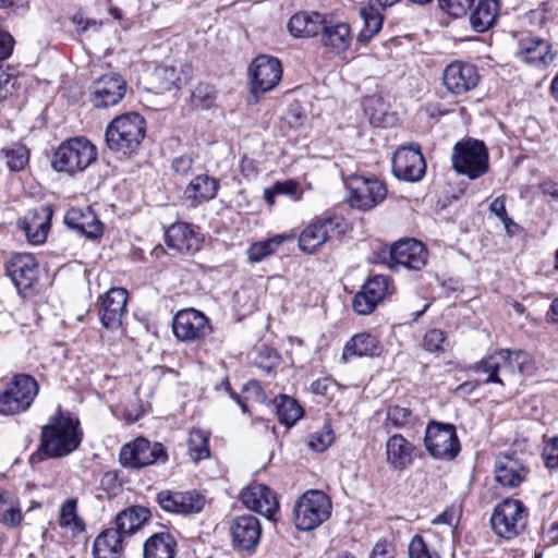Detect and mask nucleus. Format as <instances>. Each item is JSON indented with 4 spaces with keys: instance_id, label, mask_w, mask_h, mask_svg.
I'll list each match as a JSON object with an SVG mask.
<instances>
[{
    "instance_id": "23",
    "label": "nucleus",
    "mask_w": 558,
    "mask_h": 558,
    "mask_svg": "<svg viewBox=\"0 0 558 558\" xmlns=\"http://www.w3.org/2000/svg\"><path fill=\"white\" fill-rule=\"evenodd\" d=\"M128 291L123 288H111L99 302V317L104 327L118 328L126 314Z\"/></svg>"
},
{
    "instance_id": "42",
    "label": "nucleus",
    "mask_w": 558,
    "mask_h": 558,
    "mask_svg": "<svg viewBox=\"0 0 558 558\" xmlns=\"http://www.w3.org/2000/svg\"><path fill=\"white\" fill-rule=\"evenodd\" d=\"M380 8L369 2L368 7L361 9V15L364 21V26L357 35V40L361 43L368 41L376 35L383 26V15Z\"/></svg>"
},
{
    "instance_id": "48",
    "label": "nucleus",
    "mask_w": 558,
    "mask_h": 558,
    "mask_svg": "<svg viewBox=\"0 0 558 558\" xmlns=\"http://www.w3.org/2000/svg\"><path fill=\"white\" fill-rule=\"evenodd\" d=\"M234 399L241 407L242 412L248 413V402L264 403L266 395L258 381L251 380L243 387V397L236 396Z\"/></svg>"
},
{
    "instance_id": "14",
    "label": "nucleus",
    "mask_w": 558,
    "mask_h": 558,
    "mask_svg": "<svg viewBox=\"0 0 558 558\" xmlns=\"http://www.w3.org/2000/svg\"><path fill=\"white\" fill-rule=\"evenodd\" d=\"M156 502L169 513L189 515L201 512L206 504V498L197 490H171L163 489L157 493Z\"/></svg>"
},
{
    "instance_id": "61",
    "label": "nucleus",
    "mask_w": 558,
    "mask_h": 558,
    "mask_svg": "<svg viewBox=\"0 0 558 558\" xmlns=\"http://www.w3.org/2000/svg\"><path fill=\"white\" fill-rule=\"evenodd\" d=\"M369 558H395L392 547L385 541L375 544Z\"/></svg>"
},
{
    "instance_id": "54",
    "label": "nucleus",
    "mask_w": 558,
    "mask_h": 558,
    "mask_svg": "<svg viewBox=\"0 0 558 558\" xmlns=\"http://www.w3.org/2000/svg\"><path fill=\"white\" fill-rule=\"evenodd\" d=\"M474 0H438L439 8L453 17L466 14Z\"/></svg>"
},
{
    "instance_id": "6",
    "label": "nucleus",
    "mask_w": 558,
    "mask_h": 558,
    "mask_svg": "<svg viewBox=\"0 0 558 558\" xmlns=\"http://www.w3.org/2000/svg\"><path fill=\"white\" fill-rule=\"evenodd\" d=\"M451 162L458 174L476 180L488 171V151L483 142L471 138L461 141L452 148Z\"/></svg>"
},
{
    "instance_id": "57",
    "label": "nucleus",
    "mask_w": 558,
    "mask_h": 558,
    "mask_svg": "<svg viewBox=\"0 0 558 558\" xmlns=\"http://www.w3.org/2000/svg\"><path fill=\"white\" fill-rule=\"evenodd\" d=\"M311 388L317 396L329 397L336 388V383L328 377L319 378L312 384Z\"/></svg>"
},
{
    "instance_id": "12",
    "label": "nucleus",
    "mask_w": 558,
    "mask_h": 558,
    "mask_svg": "<svg viewBox=\"0 0 558 558\" xmlns=\"http://www.w3.org/2000/svg\"><path fill=\"white\" fill-rule=\"evenodd\" d=\"M515 47L514 57L526 64L546 68L554 61L550 44L530 32L513 33Z\"/></svg>"
},
{
    "instance_id": "1",
    "label": "nucleus",
    "mask_w": 558,
    "mask_h": 558,
    "mask_svg": "<svg viewBox=\"0 0 558 558\" xmlns=\"http://www.w3.org/2000/svg\"><path fill=\"white\" fill-rule=\"evenodd\" d=\"M532 369L533 363L527 352L507 349L488 352L473 367L474 372L485 375L484 384H498L502 387L520 383Z\"/></svg>"
},
{
    "instance_id": "44",
    "label": "nucleus",
    "mask_w": 558,
    "mask_h": 558,
    "mask_svg": "<svg viewBox=\"0 0 558 558\" xmlns=\"http://www.w3.org/2000/svg\"><path fill=\"white\" fill-rule=\"evenodd\" d=\"M209 433L201 428H193L187 439L189 454L195 462L209 458Z\"/></svg>"
},
{
    "instance_id": "8",
    "label": "nucleus",
    "mask_w": 558,
    "mask_h": 558,
    "mask_svg": "<svg viewBox=\"0 0 558 558\" xmlns=\"http://www.w3.org/2000/svg\"><path fill=\"white\" fill-rule=\"evenodd\" d=\"M424 447L432 458L452 461L461 451L456 426L430 421L425 429Z\"/></svg>"
},
{
    "instance_id": "9",
    "label": "nucleus",
    "mask_w": 558,
    "mask_h": 558,
    "mask_svg": "<svg viewBox=\"0 0 558 558\" xmlns=\"http://www.w3.org/2000/svg\"><path fill=\"white\" fill-rule=\"evenodd\" d=\"M347 226L341 217L328 216L316 218L300 233L299 247L302 252L312 254L328 240L345 232Z\"/></svg>"
},
{
    "instance_id": "60",
    "label": "nucleus",
    "mask_w": 558,
    "mask_h": 558,
    "mask_svg": "<svg viewBox=\"0 0 558 558\" xmlns=\"http://www.w3.org/2000/svg\"><path fill=\"white\" fill-rule=\"evenodd\" d=\"M305 116L299 107H291L283 117L286 123L293 129H298L303 124Z\"/></svg>"
},
{
    "instance_id": "50",
    "label": "nucleus",
    "mask_w": 558,
    "mask_h": 558,
    "mask_svg": "<svg viewBox=\"0 0 558 558\" xmlns=\"http://www.w3.org/2000/svg\"><path fill=\"white\" fill-rule=\"evenodd\" d=\"M409 558H440L439 554L421 535H414L408 546Z\"/></svg>"
},
{
    "instance_id": "45",
    "label": "nucleus",
    "mask_w": 558,
    "mask_h": 558,
    "mask_svg": "<svg viewBox=\"0 0 558 558\" xmlns=\"http://www.w3.org/2000/svg\"><path fill=\"white\" fill-rule=\"evenodd\" d=\"M153 77L159 93L180 88L181 74L174 66L159 65L155 69Z\"/></svg>"
},
{
    "instance_id": "34",
    "label": "nucleus",
    "mask_w": 558,
    "mask_h": 558,
    "mask_svg": "<svg viewBox=\"0 0 558 558\" xmlns=\"http://www.w3.org/2000/svg\"><path fill=\"white\" fill-rule=\"evenodd\" d=\"M123 539L118 530L106 529L94 541V558H119L123 550Z\"/></svg>"
},
{
    "instance_id": "31",
    "label": "nucleus",
    "mask_w": 558,
    "mask_h": 558,
    "mask_svg": "<svg viewBox=\"0 0 558 558\" xmlns=\"http://www.w3.org/2000/svg\"><path fill=\"white\" fill-rule=\"evenodd\" d=\"M51 217L52 211L46 206H40L28 211L20 226L31 243L40 244L46 240L50 229Z\"/></svg>"
},
{
    "instance_id": "37",
    "label": "nucleus",
    "mask_w": 558,
    "mask_h": 558,
    "mask_svg": "<svg viewBox=\"0 0 558 558\" xmlns=\"http://www.w3.org/2000/svg\"><path fill=\"white\" fill-rule=\"evenodd\" d=\"M418 421V416L410 408L390 404L386 408L384 427L387 432H390V428L409 429L413 428Z\"/></svg>"
},
{
    "instance_id": "43",
    "label": "nucleus",
    "mask_w": 558,
    "mask_h": 558,
    "mask_svg": "<svg viewBox=\"0 0 558 558\" xmlns=\"http://www.w3.org/2000/svg\"><path fill=\"white\" fill-rule=\"evenodd\" d=\"M275 402L278 420L287 427H291L302 417L303 409L293 398L283 395Z\"/></svg>"
},
{
    "instance_id": "20",
    "label": "nucleus",
    "mask_w": 558,
    "mask_h": 558,
    "mask_svg": "<svg viewBox=\"0 0 558 558\" xmlns=\"http://www.w3.org/2000/svg\"><path fill=\"white\" fill-rule=\"evenodd\" d=\"M392 172L400 180L420 181L426 172V162L418 148L402 147L392 158Z\"/></svg>"
},
{
    "instance_id": "24",
    "label": "nucleus",
    "mask_w": 558,
    "mask_h": 558,
    "mask_svg": "<svg viewBox=\"0 0 558 558\" xmlns=\"http://www.w3.org/2000/svg\"><path fill=\"white\" fill-rule=\"evenodd\" d=\"M243 505L267 519H274L279 509L278 500L274 492L263 484H253L244 488L241 493Z\"/></svg>"
},
{
    "instance_id": "36",
    "label": "nucleus",
    "mask_w": 558,
    "mask_h": 558,
    "mask_svg": "<svg viewBox=\"0 0 558 558\" xmlns=\"http://www.w3.org/2000/svg\"><path fill=\"white\" fill-rule=\"evenodd\" d=\"M177 542L168 532L151 535L144 543L143 558H174Z\"/></svg>"
},
{
    "instance_id": "26",
    "label": "nucleus",
    "mask_w": 558,
    "mask_h": 558,
    "mask_svg": "<svg viewBox=\"0 0 558 558\" xmlns=\"http://www.w3.org/2000/svg\"><path fill=\"white\" fill-rule=\"evenodd\" d=\"M494 473L500 485L517 487L525 481L527 470L514 453H504L496 458Z\"/></svg>"
},
{
    "instance_id": "17",
    "label": "nucleus",
    "mask_w": 558,
    "mask_h": 558,
    "mask_svg": "<svg viewBox=\"0 0 558 558\" xmlns=\"http://www.w3.org/2000/svg\"><path fill=\"white\" fill-rule=\"evenodd\" d=\"M172 329L179 340L186 342L204 339L211 332L208 318L194 308L178 312L173 317Z\"/></svg>"
},
{
    "instance_id": "7",
    "label": "nucleus",
    "mask_w": 558,
    "mask_h": 558,
    "mask_svg": "<svg viewBox=\"0 0 558 558\" xmlns=\"http://www.w3.org/2000/svg\"><path fill=\"white\" fill-rule=\"evenodd\" d=\"M37 380L28 374H16L0 393V414L17 415L26 412L38 395Z\"/></svg>"
},
{
    "instance_id": "16",
    "label": "nucleus",
    "mask_w": 558,
    "mask_h": 558,
    "mask_svg": "<svg viewBox=\"0 0 558 558\" xmlns=\"http://www.w3.org/2000/svg\"><path fill=\"white\" fill-rule=\"evenodd\" d=\"M119 458L122 465L137 469L158 460H166L167 454L161 444H151L145 438H136L122 447Z\"/></svg>"
},
{
    "instance_id": "47",
    "label": "nucleus",
    "mask_w": 558,
    "mask_h": 558,
    "mask_svg": "<svg viewBox=\"0 0 558 558\" xmlns=\"http://www.w3.org/2000/svg\"><path fill=\"white\" fill-rule=\"evenodd\" d=\"M362 288L366 294L377 305L385 299L388 293H391V282L387 276L376 275L371 277Z\"/></svg>"
},
{
    "instance_id": "11",
    "label": "nucleus",
    "mask_w": 558,
    "mask_h": 558,
    "mask_svg": "<svg viewBox=\"0 0 558 558\" xmlns=\"http://www.w3.org/2000/svg\"><path fill=\"white\" fill-rule=\"evenodd\" d=\"M490 523L500 537L510 539L519 535L526 524L523 504L517 499L504 500L495 508Z\"/></svg>"
},
{
    "instance_id": "64",
    "label": "nucleus",
    "mask_w": 558,
    "mask_h": 558,
    "mask_svg": "<svg viewBox=\"0 0 558 558\" xmlns=\"http://www.w3.org/2000/svg\"><path fill=\"white\" fill-rule=\"evenodd\" d=\"M457 522H458V519L452 509L445 510L444 512L439 513L432 520V523L435 525L446 524L449 526H453L457 524Z\"/></svg>"
},
{
    "instance_id": "40",
    "label": "nucleus",
    "mask_w": 558,
    "mask_h": 558,
    "mask_svg": "<svg viewBox=\"0 0 558 558\" xmlns=\"http://www.w3.org/2000/svg\"><path fill=\"white\" fill-rule=\"evenodd\" d=\"M498 11V3L494 0L480 1L470 16L474 31L483 33L493 26Z\"/></svg>"
},
{
    "instance_id": "25",
    "label": "nucleus",
    "mask_w": 558,
    "mask_h": 558,
    "mask_svg": "<svg viewBox=\"0 0 558 558\" xmlns=\"http://www.w3.org/2000/svg\"><path fill=\"white\" fill-rule=\"evenodd\" d=\"M319 41L332 53L345 52L352 43L351 27L345 22L327 16L319 34Z\"/></svg>"
},
{
    "instance_id": "19",
    "label": "nucleus",
    "mask_w": 558,
    "mask_h": 558,
    "mask_svg": "<svg viewBox=\"0 0 558 558\" xmlns=\"http://www.w3.org/2000/svg\"><path fill=\"white\" fill-rule=\"evenodd\" d=\"M282 68L278 59L259 56L250 66L251 87L254 94L272 89L280 81Z\"/></svg>"
},
{
    "instance_id": "55",
    "label": "nucleus",
    "mask_w": 558,
    "mask_h": 558,
    "mask_svg": "<svg viewBox=\"0 0 558 558\" xmlns=\"http://www.w3.org/2000/svg\"><path fill=\"white\" fill-rule=\"evenodd\" d=\"M376 306L377 304L369 299L363 288H361L352 300V307L359 315H368L376 308Z\"/></svg>"
},
{
    "instance_id": "18",
    "label": "nucleus",
    "mask_w": 558,
    "mask_h": 558,
    "mask_svg": "<svg viewBox=\"0 0 558 558\" xmlns=\"http://www.w3.org/2000/svg\"><path fill=\"white\" fill-rule=\"evenodd\" d=\"M126 93L125 80L117 73L105 74L94 82L89 99L96 108L118 105Z\"/></svg>"
},
{
    "instance_id": "2",
    "label": "nucleus",
    "mask_w": 558,
    "mask_h": 558,
    "mask_svg": "<svg viewBox=\"0 0 558 558\" xmlns=\"http://www.w3.org/2000/svg\"><path fill=\"white\" fill-rule=\"evenodd\" d=\"M83 436L78 417L59 405L41 427L39 448L49 458L66 457L80 447Z\"/></svg>"
},
{
    "instance_id": "5",
    "label": "nucleus",
    "mask_w": 558,
    "mask_h": 558,
    "mask_svg": "<svg viewBox=\"0 0 558 558\" xmlns=\"http://www.w3.org/2000/svg\"><path fill=\"white\" fill-rule=\"evenodd\" d=\"M331 510L332 502L327 494L318 489L306 490L295 501L294 525L299 531H313L329 519Z\"/></svg>"
},
{
    "instance_id": "32",
    "label": "nucleus",
    "mask_w": 558,
    "mask_h": 558,
    "mask_svg": "<svg viewBox=\"0 0 558 558\" xmlns=\"http://www.w3.org/2000/svg\"><path fill=\"white\" fill-rule=\"evenodd\" d=\"M218 189L219 183L216 179L207 174H199L185 187L184 196L192 206H197L215 198Z\"/></svg>"
},
{
    "instance_id": "21",
    "label": "nucleus",
    "mask_w": 558,
    "mask_h": 558,
    "mask_svg": "<svg viewBox=\"0 0 558 558\" xmlns=\"http://www.w3.org/2000/svg\"><path fill=\"white\" fill-rule=\"evenodd\" d=\"M230 535L236 550L252 553L259 543L260 522L252 514L239 515L230 524Z\"/></svg>"
},
{
    "instance_id": "51",
    "label": "nucleus",
    "mask_w": 558,
    "mask_h": 558,
    "mask_svg": "<svg viewBox=\"0 0 558 558\" xmlns=\"http://www.w3.org/2000/svg\"><path fill=\"white\" fill-rule=\"evenodd\" d=\"M333 430L329 425H324L310 436L308 446L318 452L325 451L333 442Z\"/></svg>"
},
{
    "instance_id": "59",
    "label": "nucleus",
    "mask_w": 558,
    "mask_h": 558,
    "mask_svg": "<svg viewBox=\"0 0 558 558\" xmlns=\"http://www.w3.org/2000/svg\"><path fill=\"white\" fill-rule=\"evenodd\" d=\"M13 45V37L9 33L0 29V62L11 56Z\"/></svg>"
},
{
    "instance_id": "3",
    "label": "nucleus",
    "mask_w": 558,
    "mask_h": 558,
    "mask_svg": "<svg viewBox=\"0 0 558 558\" xmlns=\"http://www.w3.org/2000/svg\"><path fill=\"white\" fill-rule=\"evenodd\" d=\"M145 134V119L136 112H129L114 118L107 125L105 138L111 151L128 156L138 148Z\"/></svg>"
},
{
    "instance_id": "49",
    "label": "nucleus",
    "mask_w": 558,
    "mask_h": 558,
    "mask_svg": "<svg viewBox=\"0 0 558 558\" xmlns=\"http://www.w3.org/2000/svg\"><path fill=\"white\" fill-rule=\"evenodd\" d=\"M7 159V166L12 171H21L28 162V150L25 146L14 144L9 148L2 149Z\"/></svg>"
},
{
    "instance_id": "35",
    "label": "nucleus",
    "mask_w": 558,
    "mask_h": 558,
    "mask_svg": "<svg viewBox=\"0 0 558 558\" xmlns=\"http://www.w3.org/2000/svg\"><path fill=\"white\" fill-rule=\"evenodd\" d=\"M150 517V511L141 506H132L122 510L116 518V530L122 537L135 533Z\"/></svg>"
},
{
    "instance_id": "52",
    "label": "nucleus",
    "mask_w": 558,
    "mask_h": 558,
    "mask_svg": "<svg viewBox=\"0 0 558 558\" xmlns=\"http://www.w3.org/2000/svg\"><path fill=\"white\" fill-rule=\"evenodd\" d=\"M216 98V92L209 84H198L192 92V104L201 108H209Z\"/></svg>"
},
{
    "instance_id": "10",
    "label": "nucleus",
    "mask_w": 558,
    "mask_h": 558,
    "mask_svg": "<svg viewBox=\"0 0 558 558\" xmlns=\"http://www.w3.org/2000/svg\"><path fill=\"white\" fill-rule=\"evenodd\" d=\"M347 185L351 207L363 211L376 207L387 195L386 185L376 177L354 174L349 177Z\"/></svg>"
},
{
    "instance_id": "46",
    "label": "nucleus",
    "mask_w": 558,
    "mask_h": 558,
    "mask_svg": "<svg viewBox=\"0 0 558 558\" xmlns=\"http://www.w3.org/2000/svg\"><path fill=\"white\" fill-rule=\"evenodd\" d=\"M364 111L369 122L375 126H386L388 123V108L380 97H368L364 101Z\"/></svg>"
},
{
    "instance_id": "39",
    "label": "nucleus",
    "mask_w": 558,
    "mask_h": 558,
    "mask_svg": "<svg viewBox=\"0 0 558 558\" xmlns=\"http://www.w3.org/2000/svg\"><path fill=\"white\" fill-rule=\"evenodd\" d=\"M58 524L73 536L85 532L84 520L77 513V499L69 498L61 505Z\"/></svg>"
},
{
    "instance_id": "29",
    "label": "nucleus",
    "mask_w": 558,
    "mask_h": 558,
    "mask_svg": "<svg viewBox=\"0 0 558 558\" xmlns=\"http://www.w3.org/2000/svg\"><path fill=\"white\" fill-rule=\"evenodd\" d=\"M326 14L317 11H300L288 22V29L295 38H312L319 36L326 23Z\"/></svg>"
},
{
    "instance_id": "22",
    "label": "nucleus",
    "mask_w": 558,
    "mask_h": 558,
    "mask_svg": "<svg viewBox=\"0 0 558 558\" xmlns=\"http://www.w3.org/2000/svg\"><path fill=\"white\" fill-rule=\"evenodd\" d=\"M477 68L471 63L454 61L446 66L442 81L446 88L454 94L461 95L473 89L478 83Z\"/></svg>"
},
{
    "instance_id": "63",
    "label": "nucleus",
    "mask_w": 558,
    "mask_h": 558,
    "mask_svg": "<svg viewBox=\"0 0 558 558\" xmlns=\"http://www.w3.org/2000/svg\"><path fill=\"white\" fill-rule=\"evenodd\" d=\"M276 192L280 194L286 195H292L294 196V199H300V196L296 195L299 192V184L294 181H286V182H278L275 184Z\"/></svg>"
},
{
    "instance_id": "4",
    "label": "nucleus",
    "mask_w": 558,
    "mask_h": 558,
    "mask_svg": "<svg viewBox=\"0 0 558 558\" xmlns=\"http://www.w3.org/2000/svg\"><path fill=\"white\" fill-rule=\"evenodd\" d=\"M97 159L96 146L84 136L63 141L54 150L52 168L58 172L74 175L83 172Z\"/></svg>"
},
{
    "instance_id": "13",
    "label": "nucleus",
    "mask_w": 558,
    "mask_h": 558,
    "mask_svg": "<svg viewBox=\"0 0 558 558\" xmlns=\"http://www.w3.org/2000/svg\"><path fill=\"white\" fill-rule=\"evenodd\" d=\"M388 267L398 271L400 267L409 270H421L427 263V251L424 244L415 239H404L396 242L388 252H384Z\"/></svg>"
},
{
    "instance_id": "41",
    "label": "nucleus",
    "mask_w": 558,
    "mask_h": 558,
    "mask_svg": "<svg viewBox=\"0 0 558 558\" xmlns=\"http://www.w3.org/2000/svg\"><path fill=\"white\" fill-rule=\"evenodd\" d=\"M23 515L15 497L0 488V523L9 527H17Z\"/></svg>"
},
{
    "instance_id": "28",
    "label": "nucleus",
    "mask_w": 558,
    "mask_h": 558,
    "mask_svg": "<svg viewBox=\"0 0 558 558\" xmlns=\"http://www.w3.org/2000/svg\"><path fill=\"white\" fill-rule=\"evenodd\" d=\"M64 223L72 230L89 238H99L102 223L90 207H72L64 216Z\"/></svg>"
},
{
    "instance_id": "15",
    "label": "nucleus",
    "mask_w": 558,
    "mask_h": 558,
    "mask_svg": "<svg viewBox=\"0 0 558 558\" xmlns=\"http://www.w3.org/2000/svg\"><path fill=\"white\" fill-rule=\"evenodd\" d=\"M5 274L19 293L26 296L33 292L38 281V264L32 254H16L7 263Z\"/></svg>"
},
{
    "instance_id": "30",
    "label": "nucleus",
    "mask_w": 558,
    "mask_h": 558,
    "mask_svg": "<svg viewBox=\"0 0 558 558\" xmlns=\"http://www.w3.org/2000/svg\"><path fill=\"white\" fill-rule=\"evenodd\" d=\"M385 448L386 462L391 469L402 471L413 463L415 447L401 434L390 436Z\"/></svg>"
},
{
    "instance_id": "33",
    "label": "nucleus",
    "mask_w": 558,
    "mask_h": 558,
    "mask_svg": "<svg viewBox=\"0 0 558 558\" xmlns=\"http://www.w3.org/2000/svg\"><path fill=\"white\" fill-rule=\"evenodd\" d=\"M380 352L381 347L378 339L368 332H361L347 341L343 348L342 359L375 356L379 355Z\"/></svg>"
},
{
    "instance_id": "62",
    "label": "nucleus",
    "mask_w": 558,
    "mask_h": 558,
    "mask_svg": "<svg viewBox=\"0 0 558 558\" xmlns=\"http://www.w3.org/2000/svg\"><path fill=\"white\" fill-rule=\"evenodd\" d=\"M489 210L500 220H509V216L506 210V198L505 196L496 197L489 205Z\"/></svg>"
},
{
    "instance_id": "27",
    "label": "nucleus",
    "mask_w": 558,
    "mask_h": 558,
    "mask_svg": "<svg viewBox=\"0 0 558 558\" xmlns=\"http://www.w3.org/2000/svg\"><path fill=\"white\" fill-rule=\"evenodd\" d=\"M167 245L182 254H194L201 248L199 234L186 222L171 225L165 233Z\"/></svg>"
},
{
    "instance_id": "53",
    "label": "nucleus",
    "mask_w": 558,
    "mask_h": 558,
    "mask_svg": "<svg viewBox=\"0 0 558 558\" xmlns=\"http://www.w3.org/2000/svg\"><path fill=\"white\" fill-rule=\"evenodd\" d=\"M446 333L441 329H430L423 338V348L432 353L444 352Z\"/></svg>"
},
{
    "instance_id": "38",
    "label": "nucleus",
    "mask_w": 558,
    "mask_h": 558,
    "mask_svg": "<svg viewBox=\"0 0 558 558\" xmlns=\"http://www.w3.org/2000/svg\"><path fill=\"white\" fill-rule=\"evenodd\" d=\"M292 239V234H275L267 240L254 242L246 250L247 258L251 263H260L276 253L286 241Z\"/></svg>"
},
{
    "instance_id": "56",
    "label": "nucleus",
    "mask_w": 558,
    "mask_h": 558,
    "mask_svg": "<svg viewBox=\"0 0 558 558\" xmlns=\"http://www.w3.org/2000/svg\"><path fill=\"white\" fill-rule=\"evenodd\" d=\"M543 459L550 470H558V436L553 437L544 447Z\"/></svg>"
},
{
    "instance_id": "58",
    "label": "nucleus",
    "mask_w": 558,
    "mask_h": 558,
    "mask_svg": "<svg viewBox=\"0 0 558 558\" xmlns=\"http://www.w3.org/2000/svg\"><path fill=\"white\" fill-rule=\"evenodd\" d=\"M193 166V158L191 155L184 154L175 157L172 160V169L180 175H186Z\"/></svg>"
}]
</instances>
